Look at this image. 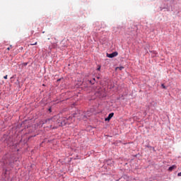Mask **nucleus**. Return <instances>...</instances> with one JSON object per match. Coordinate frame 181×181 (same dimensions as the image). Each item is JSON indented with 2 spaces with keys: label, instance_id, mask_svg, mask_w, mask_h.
<instances>
[{
  "label": "nucleus",
  "instance_id": "10",
  "mask_svg": "<svg viewBox=\"0 0 181 181\" xmlns=\"http://www.w3.org/2000/svg\"><path fill=\"white\" fill-rule=\"evenodd\" d=\"M37 45V42H34V44H31V46H35V45Z\"/></svg>",
  "mask_w": 181,
  "mask_h": 181
},
{
  "label": "nucleus",
  "instance_id": "1",
  "mask_svg": "<svg viewBox=\"0 0 181 181\" xmlns=\"http://www.w3.org/2000/svg\"><path fill=\"white\" fill-rule=\"evenodd\" d=\"M64 122L59 121V117L58 116H54L51 119H48L46 122H49V124H52V125H58L59 127L66 125V124H71L73 122V117H69V118H66L64 120Z\"/></svg>",
  "mask_w": 181,
  "mask_h": 181
},
{
  "label": "nucleus",
  "instance_id": "15",
  "mask_svg": "<svg viewBox=\"0 0 181 181\" xmlns=\"http://www.w3.org/2000/svg\"><path fill=\"white\" fill-rule=\"evenodd\" d=\"M49 111H51V110H50V109H49Z\"/></svg>",
  "mask_w": 181,
  "mask_h": 181
},
{
  "label": "nucleus",
  "instance_id": "3",
  "mask_svg": "<svg viewBox=\"0 0 181 181\" xmlns=\"http://www.w3.org/2000/svg\"><path fill=\"white\" fill-rule=\"evenodd\" d=\"M113 117H114L113 112L109 114L108 117L105 119V121H110V119H111V118H112Z\"/></svg>",
  "mask_w": 181,
  "mask_h": 181
},
{
  "label": "nucleus",
  "instance_id": "14",
  "mask_svg": "<svg viewBox=\"0 0 181 181\" xmlns=\"http://www.w3.org/2000/svg\"><path fill=\"white\" fill-rule=\"evenodd\" d=\"M100 69H101L100 67L98 68V70H100Z\"/></svg>",
  "mask_w": 181,
  "mask_h": 181
},
{
  "label": "nucleus",
  "instance_id": "5",
  "mask_svg": "<svg viewBox=\"0 0 181 181\" xmlns=\"http://www.w3.org/2000/svg\"><path fill=\"white\" fill-rule=\"evenodd\" d=\"M173 169H176V165H173V166L170 167L168 168V170H170V172H172V170H173Z\"/></svg>",
  "mask_w": 181,
  "mask_h": 181
},
{
  "label": "nucleus",
  "instance_id": "7",
  "mask_svg": "<svg viewBox=\"0 0 181 181\" xmlns=\"http://www.w3.org/2000/svg\"><path fill=\"white\" fill-rule=\"evenodd\" d=\"M22 66H28V62H23V63H22Z\"/></svg>",
  "mask_w": 181,
  "mask_h": 181
},
{
  "label": "nucleus",
  "instance_id": "13",
  "mask_svg": "<svg viewBox=\"0 0 181 181\" xmlns=\"http://www.w3.org/2000/svg\"><path fill=\"white\" fill-rule=\"evenodd\" d=\"M177 176H181V172L177 174Z\"/></svg>",
  "mask_w": 181,
  "mask_h": 181
},
{
  "label": "nucleus",
  "instance_id": "9",
  "mask_svg": "<svg viewBox=\"0 0 181 181\" xmlns=\"http://www.w3.org/2000/svg\"><path fill=\"white\" fill-rule=\"evenodd\" d=\"M161 87L163 88H164V90H166V86H165V84H162L161 85Z\"/></svg>",
  "mask_w": 181,
  "mask_h": 181
},
{
  "label": "nucleus",
  "instance_id": "12",
  "mask_svg": "<svg viewBox=\"0 0 181 181\" xmlns=\"http://www.w3.org/2000/svg\"><path fill=\"white\" fill-rule=\"evenodd\" d=\"M4 78H5V80L8 79V75L4 76Z\"/></svg>",
  "mask_w": 181,
  "mask_h": 181
},
{
  "label": "nucleus",
  "instance_id": "8",
  "mask_svg": "<svg viewBox=\"0 0 181 181\" xmlns=\"http://www.w3.org/2000/svg\"><path fill=\"white\" fill-rule=\"evenodd\" d=\"M117 69H118L119 70H124V66H119V67H117Z\"/></svg>",
  "mask_w": 181,
  "mask_h": 181
},
{
  "label": "nucleus",
  "instance_id": "2",
  "mask_svg": "<svg viewBox=\"0 0 181 181\" xmlns=\"http://www.w3.org/2000/svg\"><path fill=\"white\" fill-rule=\"evenodd\" d=\"M117 56H118V52H112V54H107V57L110 59H112V57H117Z\"/></svg>",
  "mask_w": 181,
  "mask_h": 181
},
{
  "label": "nucleus",
  "instance_id": "6",
  "mask_svg": "<svg viewBox=\"0 0 181 181\" xmlns=\"http://www.w3.org/2000/svg\"><path fill=\"white\" fill-rule=\"evenodd\" d=\"M152 57H156V52L155 51L151 52Z\"/></svg>",
  "mask_w": 181,
  "mask_h": 181
},
{
  "label": "nucleus",
  "instance_id": "4",
  "mask_svg": "<svg viewBox=\"0 0 181 181\" xmlns=\"http://www.w3.org/2000/svg\"><path fill=\"white\" fill-rule=\"evenodd\" d=\"M95 95H97V97H101V95H103L101 90H99V91L97 92Z\"/></svg>",
  "mask_w": 181,
  "mask_h": 181
},
{
  "label": "nucleus",
  "instance_id": "11",
  "mask_svg": "<svg viewBox=\"0 0 181 181\" xmlns=\"http://www.w3.org/2000/svg\"><path fill=\"white\" fill-rule=\"evenodd\" d=\"M11 49H12V45H10V47H8L7 50H11Z\"/></svg>",
  "mask_w": 181,
  "mask_h": 181
}]
</instances>
